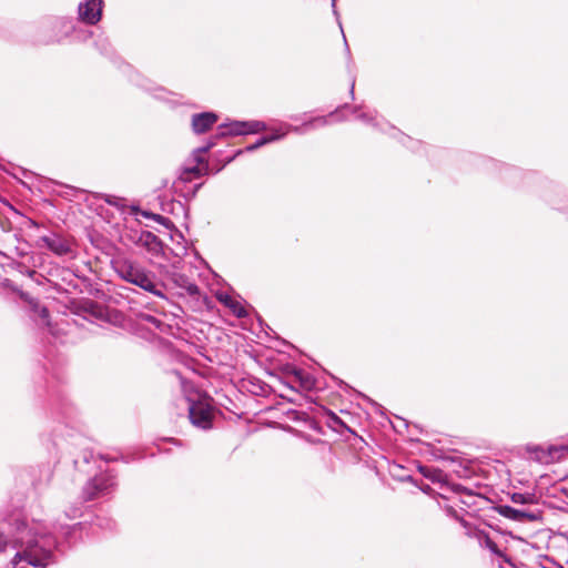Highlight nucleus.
<instances>
[{
  "label": "nucleus",
  "instance_id": "1",
  "mask_svg": "<svg viewBox=\"0 0 568 568\" xmlns=\"http://www.w3.org/2000/svg\"><path fill=\"white\" fill-rule=\"evenodd\" d=\"M12 527L11 542L17 549L11 559L14 568H44L53 559L54 550H60V544L41 521L28 523L24 518L16 517Z\"/></svg>",
  "mask_w": 568,
  "mask_h": 568
},
{
  "label": "nucleus",
  "instance_id": "2",
  "mask_svg": "<svg viewBox=\"0 0 568 568\" xmlns=\"http://www.w3.org/2000/svg\"><path fill=\"white\" fill-rule=\"evenodd\" d=\"M114 273L123 281L135 285L159 298L166 300V285L158 275L140 262L126 256H118L111 261Z\"/></svg>",
  "mask_w": 568,
  "mask_h": 568
},
{
  "label": "nucleus",
  "instance_id": "3",
  "mask_svg": "<svg viewBox=\"0 0 568 568\" xmlns=\"http://www.w3.org/2000/svg\"><path fill=\"white\" fill-rule=\"evenodd\" d=\"M171 374L179 381L181 390L187 400L191 423L201 429H210L213 422V407L210 397L202 395L195 385L183 377L180 372L173 371Z\"/></svg>",
  "mask_w": 568,
  "mask_h": 568
},
{
  "label": "nucleus",
  "instance_id": "4",
  "mask_svg": "<svg viewBox=\"0 0 568 568\" xmlns=\"http://www.w3.org/2000/svg\"><path fill=\"white\" fill-rule=\"evenodd\" d=\"M337 114V111L329 113L328 115L315 116L308 121L303 122L301 125H292L288 123H281L278 128L272 129V134L260 138L255 143L247 145L245 148V152H253L258 148L268 144L271 142L278 141L283 139L288 132H294L297 134H304L307 131L315 129L317 126H325L329 123V118H334Z\"/></svg>",
  "mask_w": 568,
  "mask_h": 568
},
{
  "label": "nucleus",
  "instance_id": "5",
  "mask_svg": "<svg viewBox=\"0 0 568 568\" xmlns=\"http://www.w3.org/2000/svg\"><path fill=\"white\" fill-rule=\"evenodd\" d=\"M116 476L111 470H105L90 478L82 487L81 498L83 501H91L105 497L114 491Z\"/></svg>",
  "mask_w": 568,
  "mask_h": 568
},
{
  "label": "nucleus",
  "instance_id": "6",
  "mask_svg": "<svg viewBox=\"0 0 568 568\" xmlns=\"http://www.w3.org/2000/svg\"><path fill=\"white\" fill-rule=\"evenodd\" d=\"M43 30L48 32L45 43L61 42L77 32V24L73 19L65 17H54L44 21Z\"/></svg>",
  "mask_w": 568,
  "mask_h": 568
},
{
  "label": "nucleus",
  "instance_id": "7",
  "mask_svg": "<svg viewBox=\"0 0 568 568\" xmlns=\"http://www.w3.org/2000/svg\"><path fill=\"white\" fill-rule=\"evenodd\" d=\"M201 175L202 172L197 165L183 168L178 180L173 184L175 192L185 200L193 199L202 186V183L194 185H190V183L193 179H199Z\"/></svg>",
  "mask_w": 568,
  "mask_h": 568
},
{
  "label": "nucleus",
  "instance_id": "8",
  "mask_svg": "<svg viewBox=\"0 0 568 568\" xmlns=\"http://www.w3.org/2000/svg\"><path fill=\"white\" fill-rule=\"evenodd\" d=\"M496 509L503 517L518 523H535L542 518L539 509H519L508 505H499Z\"/></svg>",
  "mask_w": 568,
  "mask_h": 568
},
{
  "label": "nucleus",
  "instance_id": "9",
  "mask_svg": "<svg viewBox=\"0 0 568 568\" xmlns=\"http://www.w3.org/2000/svg\"><path fill=\"white\" fill-rule=\"evenodd\" d=\"M103 0H83L78 6L80 21L94 26L101 20Z\"/></svg>",
  "mask_w": 568,
  "mask_h": 568
},
{
  "label": "nucleus",
  "instance_id": "10",
  "mask_svg": "<svg viewBox=\"0 0 568 568\" xmlns=\"http://www.w3.org/2000/svg\"><path fill=\"white\" fill-rule=\"evenodd\" d=\"M39 246L47 247L58 256H64L72 253L71 243L63 236L52 233L39 239Z\"/></svg>",
  "mask_w": 568,
  "mask_h": 568
},
{
  "label": "nucleus",
  "instance_id": "11",
  "mask_svg": "<svg viewBox=\"0 0 568 568\" xmlns=\"http://www.w3.org/2000/svg\"><path fill=\"white\" fill-rule=\"evenodd\" d=\"M466 534L476 538L480 547L488 549L491 554L498 556L504 561H508V557L504 550L498 546L496 541L490 538V536L485 530L470 527Z\"/></svg>",
  "mask_w": 568,
  "mask_h": 568
},
{
  "label": "nucleus",
  "instance_id": "12",
  "mask_svg": "<svg viewBox=\"0 0 568 568\" xmlns=\"http://www.w3.org/2000/svg\"><path fill=\"white\" fill-rule=\"evenodd\" d=\"M20 298L28 305L31 316L43 325H49V311L45 306L31 297L28 293L20 292Z\"/></svg>",
  "mask_w": 568,
  "mask_h": 568
},
{
  "label": "nucleus",
  "instance_id": "13",
  "mask_svg": "<svg viewBox=\"0 0 568 568\" xmlns=\"http://www.w3.org/2000/svg\"><path fill=\"white\" fill-rule=\"evenodd\" d=\"M164 274L174 286L183 288L190 296H196L200 294L199 286L185 274L176 271H166Z\"/></svg>",
  "mask_w": 568,
  "mask_h": 568
},
{
  "label": "nucleus",
  "instance_id": "14",
  "mask_svg": "<svg viewBox=\"0 0 568 568\" xmlns=\"http://www.w3.org/2000/svg\"><path fill=\"white\" fill-rule=\"evenodd\" d=\"M217 121L214 112H202L192 115L191 125L195 134H202L209 131Z\"/></svg>",
  "mask_w": 568,
  "mask_h": 568
},
{
  "label": "nucleus",
  "instance_id": "15",
  "mask_svg": "<svg viewBox=\"0 0 568 568\" xmlns=\"http://www.w3.org/2000/svg\"><path fill=\"white\" fill-rule=\"evenodd\" d=\"M353 114L355 115L356 120L362 121L363 123L373 125L375 128H378L381 124L377 121V113L376 111H365L362 105L354 106L352 109Z\"/></svg>",
  "mask_w": 568,
  "mask_h": 568
},
{
  "label": "nucleus",
  "instance_id": "16",
  "mask_svg": "<svg viewBox=\"0 0 568 568\" xmlns=\"http://www.w3.org/2000/svg\"><path fill=\"white\" fill-rule=\"evenodd\" d=\"M219 301L223 303L226 307H229L237 317L242 318L247 315L243 305L239 301L233 298L231 295L221 294L219 295Z\"/></svg>",
  "mask_w": 568,
  "mask_h": 568
},
{
  "label": "nucleus",
  "instance_id": "17",
  "mask_svg": "<svg viewBox=\"0 0 568 568\" xmlns=\"http://www.w3.org/2000/svg\"><path fill=\"white\" fill-rule=\"evenodd\" d=\"M243 135L242 121H233L219 126L217 136Z\"/></svg>",
  "mask_w": 568,
  "mask_h": 568
},
{
  "label": "nucleus",
  "instance_id": "18",
  "mask_svg": "<svg viewBox=\"0 0 568 568\" xmlns=\"http://www.w3.org/2000/svg\"><path fill=\"white\" fill-rule=\"evenodd\" d=\"M140 241L151 252H158L162 248L161 240L152 232H143L140 236Z\"/></svg>",
  "mask_w": 568,
  "mask_h": 568
},
{
  "label": "nucleus",
  "instance_id": "19",
  "mask_svg": "<svg viewBox=\"0 0 568 568\" xmlns=\"http://www.w3.org/2000/svg\"><path fill=\"white\" fill-rule=\"evenodd\" d=\"M131 210H132L133 213L140 214V215H142L143 217H146V219H152L155 222H158L159 224H162L164 226H169V224H170L169 219L164 217V216H162L160 214H155V213H152V212H149V211H145V210H141L138 206H132Z\"/></svg>",
  "mask_w": 568,
  "mask_h": 568
},
{
  "label": "nucleus",
  "instance_id": "20",
  "mask_svg": "<svg viewBox=\"0 0 568 568\" xmlns=\"http://www.w3.org/2000/svg\"><path fill=\"white\" fill-rule=\"evenodd\" d=\"M243 124V135L244 134H254L261 131L266 130V124L263 121H242Z\"/></svg>",
  "mask_w": 568,
  "mask_h": 568
},
{
  "label": "nucleus",
  "instance_id": "21",
  "mask_svg": "<svg viewBox=\"0 0 568 568\" xmlns=\"http://www.w3.org/2000/svg\"><path fill=\"white\" fill-rule=\"evenodd\" d=\"M535 500H536L535 495L530 494V493H526V494L514 493L511 495V501L515 504H519V505H530V504H534Z\"/></svg>",
  "mask_w": 568,
  "mask_h": 568
},
{
  "label": "nucleus",
  "instance_id": "22",
  "mask_svg": "<svg viewBox=\"0 0 568 568\" xmlns=\"http://www.w3.org/2000/svg\"><path fill=\"white\" fill-rule=\"evenodd\" d=\"M81 524H75V525H58V524H54L53 525V529L54 531L61 534L64 539L67 541H70V536L73 531H75L78 529V527L80 526Z\"/></svg>",
  "mask_w": 568,
  "mask_h": 568
},
{
  "label": "nucleus",
  "instance_id": "23",
  "mask_svg": "<svg viewBox=\"0 0 568 568\" xmlns=\"http://www.w3.org/2000/svg\"><path fill=\"white\" fill-rule=\"evenodd\" d=\"M214 145H215V143H214V142H210V143H207L206 145L201 146V148H197L196 150H194V151H193V158H194L195 162H196L197 164L202 163V162L204 161V160H203V158H202V155H203L204 153H206V152H207L211 148H213Z\"/></svg>",
  "mask_w": 568,
  "mask_h": 568
},
{
  "label": "nucleus",
  "instance_id": "24",
  "mask_svg": "<svg viewBox=\"0 0 568 568\" xmlns=\"http://www.w3.org/2000/svg\"><path fill=\"white\" fill-rule=\"evenodd\" d=\"M82 515V508L80 505L71 506L64 510V516L68 519H75Z\"/></svg>",
  "mask_w": 568,
  "mask_h": 568
},
{
  "label": "nucleus",
  "instance_id": "25",
  "mask_svg": "<svg viewBox=\"0 0 568 568\" xmlns=\"http://www.w3.org/2000/svg\"><path fill=\"white\" fill-rule=\"evenodd\" d=\"M445 510H446L448 516H450V517L455 518L456 520H458L466 528V531L470 528V525L466 520L460 518L458 516V513L452 506H446Z\"/></svg>",
  "mask_w": 568,
  "mask_h": 568
},
{
  "label": "nucleus",
  "instance_id": "26",
  "mask_svg": "<svg viewBox=\"0 0 568 568\" xmlns=\"http://www.w3.org/2000/svg\"><path fill=\"white\" fill-rule=\"evenodd\" d=\"M143 321H145L148 324L156 327V328H161L162 325H164L159 318L152 316V315H144L142 317Z\"/></svg>",
  "mask_w": 568,
  "mask_h": 568
},
{
  "label": "nucleus",
  "instance_id": "27",
  "mask_svg": "<svg viewBox=\"0 0 568 568\" xmlns=\"http://www.w3.org/2000/svg\"><path fill=\"white\" fill-rule=\"evenodd\" d=\"M97 44H98V45H100V50H101V52H102L103 54H109V53H110V51H111V45H110V43L108 42V40H103V41L101 42V44H100L99 42H98Z\"/></svg>",
  "mask_w": 568,
  "mask_h": 568
},
{
  "label": "nucleus",
  "instance_id": "28",
  "mask_svg": "<svg viewBox=\"0 0 568 568\" xmlns=\"http://www.w3.org/2000/svg\"><path fill=\"white\" fill-rule=\"evenodd\" d=\"M296 375L300 377L301 383H302V385H303L304 387L311 388V386H312V384H313V383L310 381V378H308V377H305V378H304V377H302V373H301V372H298Z\"/></svg>",
  "mask_w": 568,
  "mask_h": 568
},
{
  "label": "nucleus",
  "instance_id": "29",
  "mask_svg": "<svg viewBox=\"0 0 568 568\" xmlns=\"http://www.w3.org/2000/svg\"><path fill=\"white\" fill-rule=\"evenodd\" d=\"M92 458H93V454L91 452H84L82 454V460L85 464H89Z\"/></svg>",
  "mask_w": 568,
  "mask_h": 568
},
{
  "label": "nucleus",
  "instance_id": "30",
  "mask_svg": "<svg viewBox=\"0 0 568 568\" xmlns=\"http://www.w3.org/2000/svg\"><path fill=\"white\" fill-rule=\"evenodd\" d=\"M546 561L549 564L548 566H544V568H564L561 565L557 564L554 560L546 559Z\"/></svg>",
  "mask_w": 568,
  "mask_h": 568
},
{
  "label": "nucleus",
  "instance_id": "31",
  "mask_svg": "<svg viewBox=\"0 0 568 568\" xmlns=\"http://www.w3.org/2000/svg\"><path fill=\"white\" fill-rule=\"evenodd\" d=\"M6 542L7 538L2 534H0V551L3 549Z\"/></svg>",
  "mask_w": 568,
  "mask_h": 568
},
{
  "label": "nucleus",
  "instance_id": "32",
  "mask_svg": "<svg viewBox=\"0 0 568 568\" xmlns=\"http://www.w3.org/2000/svg\"><path fill=\"white\" fill-rule=\"evenodd\" d=\"M354 89H355V79L352 80L351 89H349V94H351L352 99H354Z\"/></svg>",
  "mask_w": 568,
  "mask_h": 568
},
{
  "label": "nucleus",
  "instance_id": "33",
  "mask_svg": "<svg viewBox=\"0 0 568 568\" xmlns=\"http://www.w3.org/2000/svg\"><path fill=\"white\" fill-rule=\"evenodd\" d=\"M343 38H344V43H345V50H346L347 54L351 55L349 47L347 44L346 37L344 33H343Z\"/></svg>",
  "mask_w": 568,
  "mask_h": 568
},
{
  "label": "nucleus",
  "instance_id": "34",
  "mask_svg": "<svg viewBox=\"0 0 568 568\" xmlns=\"http://www.w3.org/2000/svg\"><path fill=\"white\" fill-rule=\"evenodd\" d=\"M105 521H106V526H105L106 528L111 529L114 526V524L111 520L105 519Z\"/></svg>",
  "mask_w": 568,
  "mask_h": 568
},
{
  "label": "nucleus",
  "instance_id": "35",
  "mask_svg": "<svg viewBox=\"0 0 568 568\" xmlns=\"http://www.w3.org/2000/svg\"><path fill=\"white\" fill-rule=\"evenodd\" d=\"M105 201L110 205H116V203L114 201L110 200V199H106Z\"/></svg>",
  "mask_w": 568,
  "mask_h": 568
},
{
  "label": "nucleus",
  "instance_id": "36",
  "mask_svg": "<svg viewBox=\"0 0 568 568\" xmlns=\"http://www.w3.org/2000/svg\"><path fill=\"white\" fill-rule=\"evenodd\" d=\"M29 223H30L32 226H36V227L38 226V224H37L34 221H32V220H30V221H29Z\"/></svg>",
  "mask_w": 568,
  "mask_h": 568
},
{
  "label": "nucleus",
  "instance_id": "37",
  "mask_svg": "<svg viewBox=\"0 0 568 568\" xmlns=\"http://www.w3.org/2000/svg\"><path fill=\"white\" fill-rule=\"evenodd\" d=\"M101 520H102V519L98 518V520H97V525L102 527V523H101Z\"/></svg>",
  "mask_w": 568,
  "mask_h": 568
},
{
  "label": "nucleus",
  "instance_id": "38",
  "mask_svg": "<svg viewBox=\"0 0 568 568\" xmlns=\"http://www.w3.org/2000/svg\"><path fill=\"white\" fill-rule=\"evenodd\" d=\"M333 418H334L336 422H341V420H339V418H338V416H336V415H333Z\"/></svg>",
  "mask_w": 568,
  "mask_h": 568
},
{
  "label": "nucleus",
  "instance_id": "39",
  "mask_svg": "<svg viewBox=\"0 0 568 568\" xmlns=\"http://www.w3.org/2000/svg\"><path fill=\"white\" fill-rule=\"evenodd\" d=\"M338 27H339V29H341V32H344V29H343L342 23H338Z\"/></svg>",
  "mask_w": 568,
  "mask_h": 568
},
{
  "label": "nucleus",
  "instance_id": "40",
  "mask_svg": "<svg viewBox=\"0 0 568 568\" xmlns=\"http://www.w3.org/2000/svg\"><path fill=\"white\" fill-rule=\"evenodd\" d=\"M338 27H339V29H341V32H344V29H343L342 23H338Z\"/></svg>",
  "mask_w": 568,
  "mask_h": 568
},
{
  "label": "nucleus",
  "instance_id": "41",
  "mask_svg": "<svg viewBox=\"0 0 568 568\" xmlns=\"http://www.w3.org/2000/svg\"><path fill=\"white\" fill-rule=\"evenodd\" d=\"M338 27H339V29H341V32H344V29H343L342 23H338Z\"/></svg>",
  "mask_w": 568,
  "mask_h": 568
},
{
  "label": "nucleus",
  "instance_id": "42",
  "mask_svg": "<svg viewBox=\"0 0 568 568\" xmlns=\"http://www.w3.org/2000/svg\"><path fill=\"white\" fill-rule=\"evenodd\" d=\"M74 465H75V467H79V460L78 459L74 460Z\"/></svg>",
  "mask_w": 568,
  "mask_h": 568
},
{
  "label": "nucleus",
  "instance_id": "43",
  "mask_svg": "<svg viewBox=\"0 0 568 568\" xmlns=\"http://www.w3.org/2000/svg\"><path fill=\"white\" fill-rule=\"evenodd\" d=\"M404 139H405L406 141H409V142L412 141V139H410L409 136H404Z\"/></svg>",
  "mask_w": 568,
  "mask_h": 568
},
{
  "label": "nucleus",
  "instance_id": "44",
  "mask_svg": "<svg viewBox=\"0 0 568 568\" xmlns=\"http://www.w3.org/2000/svg\"><path fill=\"white\" fill-rule=\"evenodd\" d=\"M335 1H336V0H332V6H333V7H335Z\"/></svg>",
  "mask_w": 568,
  "mask_h": 568
}]
</instances>
